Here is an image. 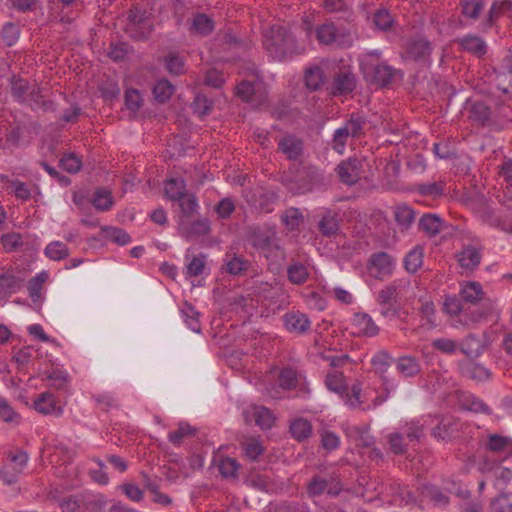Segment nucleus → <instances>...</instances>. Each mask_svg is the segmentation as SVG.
<instances>
[{"label":"nucleus","mask_w":512,"mask_h":512,"mask_svg":"<svg viewBox=\"0 0 512 512\" xmlns=\"http://www.w3.org/2000/svg\"><path fill=\"white\" fill-rule=\"evenodd\" d=\"M263 46L269 57L277 61H287L305 52L295 37L279 25H272L264 32Z\"/></svg>","instance_id":"f257e3e1"},{"label":"nucleus","mask_w":512,"mask_h":512,"mask_svg":"<svg viewBox=\"0 0 512 512\" xmlns=\"http://www.w3.org/2000/svg\"><path fill=\"white\" fill-rule=\"evenodd\" d=\"M384 381V393L373 397L375 392L371 387L362 388L360 383H354L349 388L342 400L351 409H358L361 411H368L375 409L383 404L390 395V388L386 378Z\"/></svg>","instance_id":"f03ea898"},{"label":"nucleus","mask_w":512,"mask_h":512,"mask_svg":"<svg viewBox=\"0 0 512 512\" xmlns=\"http://www.w3.org/2000/svg\"><path fill=\"white\" fill-rule=\"evenodd\" d=\"M408 286V281L399 279L392 281L377 292L376 303L379 305V312L384 318L391 320L399 316L400 296Z\"/></svg>","instance_id":"7ed1b4c3"},{"label":"nucleus","mask_w":512,"mask_h":512,"mask_svg":"<svg viewBox=\"0 0 512 512\" xmlns=\"http://www.w3.org/2000/svg\"><path fill=\"white\" fill-rule=\"evenodd\" d=\"M315 36L322 45L337 44L342 47H350L353 37L349 29L344 26H337L332 21H326L314 28Z\"/></svg>","instance_id":"20e7f679"},{"label":"nucleus","mask_w":512,"mask_h":512,"mask_svg":"<svg viewBox=\"0 0 512 512\" xmlns=\"http://www.w3.org/2000/svg\"><path fill=\"white\" fill-rule=\"evenodd\" d=\"M7 459L10 463L3 466L0 476L6 484L11 485L16 483L18 476L23 472L29 456L24 450H16L8 452Z\"/></svg>","instance_id":"39448f33"},{"label":"nucleus","mask_w":512,"mask_h":512,"mask_svg":"<svg viewBox=\"0 0 512 512\" xmlns=\"http://www.w3.org/2000/svg\"><path fill=\"white\" fill-rule=\"evenodd\" d=\"M433 51L432 44L425 37H415L409 40L404 48L402 57L405 60L427 63Z\"/></svg>","instance_id":"423d86ee"},{"label":"nucleus","mask_w":512,"mask_h":512,"mask_svg":"<svg viewBox=\"0 0 512 512\" xmlns=\"http://www.w3.org/2000/svg\"><path fill=\"white\" fill-rule=\"evenodd\" d=\"M368 269L375 279L383 280L393 273L395 260L386 252L374 253L370 256Z\"/></svg>","instance_id":"0eeeda50"},{"label":"nucleus","mask_w":512,"mask_h":512,"mask_svg":"<svg viewBox=\"0 0 512 512\" xmlns=\"http://www.w3.org/2000/svg\"><path fill=\"white\" fill-rule=\"evenodd\" d=\"M341 489L339 480L333 477L323 478L316 475L307 484V493L311 497L319 496L325 492L331 496H337Z\"/></svg>","instance_id":"6e6552de"},{"label":"nucleus","mask_w":512,"mask_h":512,"mask_svg":"<svg viewBox=\"0 0 512 512\" xmlns=\"http://www.w3.org/2000/svg\"><path fill=\"white\" fill-rule=\"evenodd\" d=\"M335 170L343 184L352 186L361 178L362 162L357 158H348L341 161Z\"/></svg>","instance_id":"1a4fd4ad"},{"label":"nucleus","mask_w":512,"mask_h":512,"mask_svg":"<svg viewBox=\"0 0 512 512\" xmlns=\"http://www.w3.org/2000/svg\"><path fill=\"white\" fill-rule=\"evenodd\" d=\"M243 417L247 424L252 422L261 429H270L274 424V416L272 412L263 406H250L243 411Z\"/></svg>","instance_id":"9d476101"},{"label":"nucleus","mask_w":512,"mask_h":512,"mask_svg":"<svg viewBox=\"0 0 512 512\" xmlns=\"http://www.w3.org/2000/svg\"><path fill=\"white\" fill-rule=\"evenodd\" d=\"M33 408L42 415L59 417L63 414V407L59 405L53 393L45 391L33 401Z\"/></svg>","instance_id":"9b49d317"},{"label":"nucleus","mask_w":512,"mask_h":512,"mask_svg":"<svg viewBox=\"0 0 512 512\" xmlns=\"http://www.w3.org/2000/svg\"><path fill=\"white\" fill-rule=\"evenodd\" d=\"M351 326L353 334L358 336L374 337L379 333V327L367 313H355L351 321Z\"/></svg>","instance_id":"f8f14e48"},{"label":"nucleus","mask_w":512,"mask_h":512,"mask_svg":"<svg viewBox=\"0 0 512 512\" xmlns=\"http://www.w3.org/2000/svg\"><path fill=\"white\" fill-rule=\"evenodd\" d=\"M456 257L462 269L465 271H474L481 263L482 249L472 245H466Z\"/></svg>","instance_id":"ddd939ff"},{"label":"nucleus","mask_w":512,"mask_h":512,"mask_svg":"<svg viewBox=\"0 0 512 512\" xmlns=\"http://www.w3.org/2000/svg\"><path fill=\"white\" fill-rule=\"evenodd\" d=\"M502 16L512 17V0H495L483 22V29L492 27Z\"/></svg>","instance_id":"4468645a"},{"label":"nucleus","mask_w":512,"mask_h":512,"mask_svg":"<svg viewBox=\"0 0 512 512\" xmlns=\"http://www.w3.org/2000/svg\"><path fill=\"white\" fill-rule=\"evenodd\" d=\"M458 44L463 51H466L478 58L486 55L488 46L484 39L477 35L467 34L458 39Z\"/></svg>","instance_id":"2eb2a0df"},{"label":"nucleus","mask_w":512,"mask_h":512,"mask_svg":"<svg viewBox=\"0 0 512 512\" xmlns=\"http://www.w3.org/2000/svg\"><path fill=\"white\" fill-rule=\"evenodd\" d=\"M285 328L294 333H305L310 329L309 318L300 311L286 313L283 317Z\"/></svg>","instance_id":"dca6fc26"},{"label":"nucleus","mask_w":512,"mask_h":512,"mask_svg":"<svg viewBox=\"0 0 512 512\" xmlns=\"http://www.w3.org/2000/svg\"><path fill=\"white\" fill-rule=\"evenodd\" d=\"M213 463L223 478L229 480L237 479L241 465L235 458L219 455L214 458Z\"/></svg>","instance_id":"f3484780"},{"label":"nucleus","mask_w":512,"mask_h":512,"mask_svg":"<svg viewBox=\"0 0 512 512\" xmlns=\"http://www.w3.org/2000/svg\"><path fill=\"white\" fill-rule=\"evenodd\" d=\"M495 311L496 306L494 302L487 301L483 303L481 307L475 308L471 310L469 313H463V318L460 321L463 325L470 326L488 318Z\"/></svg>","instance_id":"a211bd4d"},{"label":"nucleus","mask_w":512,"mask_h":512,"mask_svg":"<svg viewBox=\"0 0 512 512\" xmlns=\"http://www.w3.org/2000/svg\"><path fill=\"white\" fill-rule=\"evenodd\" d=\"M278 149L286 155L289 160H297L303 151V142L294 135H285L278 142Z\"/></svg>","instance_id":"6ab92c4d"},{"label":"nucleus","mask_w":512,"mask_h":512,"mask_svg":"<svg viewBox=\"0 0 512 512\" xmlns=\"http://www.w3.org/2000/svg\"><path fill=\"white\" fill-rule=\"evenodd\" d=\"M128 17L131 22V26H133V29L135 30L133 37L137 39H146L150 35L152 27L150 24H146L147 18L145 13L134 8L130 10Z\"/></svg>","instance_id":"aec40b11"},{"label":"nucleus","mask_w":512,"mask_h":512,"mask_svg":"<svg viewBox=\"0 0 512 512\" xmlns=\"http://www.w3.org/2000/svg\"><path fill=\"white\" fill-rule=\"evenodd\" d=\"M484 291L482 285L476 281H467L460 285L459 295L461 300L470 303L477 304L484 297Z\"/></svg>","instance_id":"412c9836"},{"label":"nucleus","mask_w":512,"mask_h":512,"mask_svg":"<svg viewBox=\"0 0 512 512\" xmlns=\"http://www.w3.org/2000/svg\"><path fill=\"white\" fill-rule=\"evenodd\" d=\"M325 386L328 390L338 394L341 399L344 398L349 390L346 378L343 372L339 370H331L326 374Z\"/></svg>","instance_id":"4be33fe9"},{"label":"nucleus","mask_w":512,"mask_h":512,"mask_svg":"<svg viewBox=\"0 0 512 512\" xmlns=\"http://www.w3.org/2000/svg\"><path fill=\"white\" fill-rule=\"evenodd\" d=\"M356 88V78L352 72L345 71L338 73L333 81V94L346 95Z\"/></svg>","instance_id":"5701e85b"},{"label":"nucleus","mask_w":512,"mask_h":512,"mask_svg":"<svg viewBox=\"0 0 512 512\" xmlns=\"http://www.w3.org/2000/svg\"><path fill=\"white\" fill-rule=\"evenodd\" d=\"M318 229L325 237L336 236L340 230L337 214L331 210H326L318 222Z\"/></svg>","instance_id":"b1692460"},{"label":"nucleus","mask_w":512,"mask_h":512,"mask_svg":"<svg viewBox=\"0 0 512 512\" xmlns=\"http://www.w3.org/2000/svg\"><path fill=\"white\" fill-rule=\"evenodd\" d=\"M444 220L437 214H424L419 220V229L432 237L444 229Z\"/></svg>","instance_id":"393cba45"},{"label":"nucleus","mask_w":512,"mask_h":512,"mask_svg":"<svg viewBox=\"0 0 512 512\" xmlns=\"http://www.w3.org/2000/svg\"><path fill=\"white\" fill-rule=\"evenodd\" d=\"M226 272L230 275H243L249 268L250 262L241 255L227 253L224 258Z\"/></svg>","instance_id":"a878e982"},{"label":"nucleus","mask_w":512,"mask_h":512,"mask_svg":"<svg viewBox=\"0 0 512 512\" xmlns=\"http://www.w3.org/2000/svg\"><path fill=\"white\" fill-rule=\"evenodd\" d=\"M396 369L405 378L417 376L421 371L419 361L413 356H402L396 361Z\"/></svg>","instance_id":"bb28decb"},{"label":"nucleus","mask_w":512,"mask_h":512,"mask_svg":"<svg viewBox=\"0 0 512 512\" xmlns=\"http://www.w3.org/2000/svg\"><path fill=\"white\" fill-rule=\"evenodd\" d=\"M289 431L295 440L301 442L311 437L313 428L309 420L299 417L291 421Z\"/></svg>","instance_id":"cd10ccee"},{"label":"nucleus","mask_w":512,"mask_h":512,"mask_svg":"<svg viewBox=\"0 0 512 512\" xmlns=\"http://www.w3.org/2000/svg\"><path fill=\"white\" fill-rule=\"evenodd\" d=\"M309 275L308 267L299 261L291 262L287 267V277L295 285L304 284Z\"/></svg>","instance_id":"c85d7f7f"},{"label":"nucleus","mask_w":512,"mask_h":512,"mask_svg":"<svg viewBox=\"0 0 512 512\" xmlns=\"http://www.w3.org/2000/svg\"><path fill=\"white\" fill-rule=\"evenodd\" d=\"M396 73L397 70L393 67L385 63L378 64L373 70V82L380 87H385L392 82Z\"/></svg>","instance_id":"c756f323"},{"label":"nucleus","mask_w":512,"mask_h":512,"mask_svg":"<svg viewBox=\"0 0 512 512\" xmlns=\"http://www.w3.org/2000/svg\"><path fill=\"white\" fill-rule=\"evenodd\" d=\"M505 71H495V88L503 94L512 95V67L506 62Z\"/></svg>","instance_id":"7c9ffc66"},{"label":"nucleus","mask_w":512,"mask_h":512,"mask_svg":"<svg viewBox=\"0 0 512 512\" xmlns=\"http://www.w3.org/2000/svg\"><path fill=\"white\" fill-rule=\"evenodd\" d=\"M415 191L424 197L438 199L444 195L445 182L436 181L431 183H420L415 185Z\"/></svg>","instance_id":"2f4dec72"},{"label":"nucleus","mask_w":512,"mask_h":512,"mask_svg":"<svg viewBox=\"0 0 512 512\" xmlns=\"http://www.w3.org/2000/svg\"><path fill=\"white\" fill-rule=\"evenodd\" d=\"M206 270V256L202 253L189 257L186 256V275L197 277L203 275Z\"/></svg>","instance_id":"473e14b6"},{"label":"nucleus","mask_w":512,"mask_h":512,"mask_svg":"<svg viewBox=\"0 0 512 512\" xmlns=\"http://www.w3.org/2000/svg\"><path fill=\"white\" fill-rule=\"evenodd\" d=\"M196 432V428L192 427L189 423L180 422L176 430L168 433V440L173 445L180 446L184 439L195 436Z\"/></svg>","instance_id":"72a5a7b5"},{"label":"nucleus","mask_w":512,"mask_h":512,"mask_svg":"<svg viewBox=\"0 0 512 512\" xmlns=\"http://www.w3.org/2000/svg\"><path fill=\"white\" fill-rule=\"evenodd\" d=\"M305 85L311 91L319 90L324 84V73L319 66H311L306 69L304 75Z\"/></svg>","instance_id":"f704fd0d"},{"label":"nucleus","mask_w":512,"mask_h":512,"mask_svg":"<svg viewBox=\"0 0 512 512\" xmlns=\"http://www.w3.org/2000/svg\"><path fill=\"white\" fill-rule=\"evenodd\" d=\"M214 29V21L206 14H196L191 22V31L202 36L210 34Z\"/></svg>","instance_id":"c9c22d12"},{"label":"nucleus","mask_w":512,"mask_h":512,"mask_svg":"<svg viewBox=\"0 0 512 512\" xmlns=\"http://www.w3.org/2000/svg\"><path fill=\"white\" fill-rule=\"evenodd\" d=\"M164 191L171 201H176L186 193V183L181 178H170L165 181Z\"/></svg>","instance_id":"e433bc0d"},{"label":"nucleus","mask_w":512,"mask_h":512,"mask_svg":"<svg viewBox=\"0 0 512 512\" xmlns=\"http://www.w3.org/2000/svg\"><path fill=\"white\" fill-rule=\"evenodd\" d=\"M458 426V422L454 421L452 418H444L438 426L433 429V435L438 439L448 440L458 431Z\"/></svg>","instance_id":"4c0bfd02"},{"label":"nucleus","mask_w":512,"mask_h":512,"mask_svg":"<svg viewBox=\"0 0 512 512\" xmlns=\"http://www.w3.org/2000/svg\"><path fill=\"white\" fill-rule=\"evenodd\" d=\"M490 116V107L485 102L475 100L471 103L469 117L473 121L478 122L481 125H484L490 119Z\"/></svg>","instance_id":"58836bf2"},{"label":"nucleus","mask_w":512,"mask_h":512,"mask_svg":"<svg viewBox=\"0 0 512 512\" xmlns=\"http://www.w3.org/2000/svg\"><path fill=\"white\" fill-rule=\"evenodd\" d=\"M44 255L52 261H61L70 255V251L63 242L52 241L45 247Z\"/></svg>","instance_id":"ea45409f"},{"label":"nucleus","mask_w":512,"mask_h":512,"mask_svg":"<svg viewBox=\"0 0 512 512\" xmlns=\"http://www.w3.org/2000/svg\"><path fill=\"white\" fill-rule=\"evenodd\" d=\"M458 349L467 357H477L481 354V343L475 335L470 334L462 339Z\"/></svg>","instance_id":"a19ab883"},{"label":"nucleus","mask_w":512,"mask_h":512,"mask_svg":"<svg viewBox=\"0 0 512 512\" xmlns=\"http://www.w3.org/2000/svg\"><path fill=\"white\" fill-rule=\"evenodd\" d=\"M435 312V305L432 301H421V306L419 308V313L422 318L421 326L428 330L435 328L437 326Z\"/></svg>","instance_id":"79ce46f5"},{"label":"nucleus","mask_w":512,"mask_h":512,"mask_svg":"<svg viewBox=\"0 0 512 512\" xmlns=\"http://www.w3.org/2000/svg\"><path fill=\"white\" fill-rule=\"evenodd\" d=\"M181 313L188 327L192 331L199 333L201 331L199 312L196 311L191 304L184 302L181 308Z\"/></svg>","instance_id":"37998d69"},{"label":"nucleus","mask_w":512,"mask_h":512,"mask_svg":"<svg viewBox=\"0 0 512 512\" xmlns=\"http://www.w3.org/2000/svg\"><path fill=\"white\" fill-rule=\"evenodd\" d=\"M245 456L251 460L256 461L263 453L264 447L259 439L251 437L241 443Z\"/></svg>","instance_id":"c03bdc74"},{"label":"nucleus","mask_w":512,"mask_h":512,"mask_svg":"<svg viewBox=\"0 0 512 512\" xmlns=\"http://www.w3.org/2000/svg\"><path fill=\"white\" fill-rule=\"evenodd\" d=\"M479 218L484 223L493 228L501 229L504 227V220L501 216L497 215L492 207L489 205L483 206L479 211Z\"/></svg>","instance_id":"a18cd8bd"},{"label":"nucleus","mask_w":512,"mask_h":512,"mask_svg":"<svg viewBox=\"0 0 512 512\" xmlns=\"http://www.w3.org/2000/svg\"><path fill=\"white\" fill-rule=\"evenodd\" d=\"M174 91V86L167 79H160L153 87L154 98L160 103L168 101Z\"/></svg>","instance_id":"49530a36"},{"label":"nucleus","mask_w":512,"mask_h":512,"mask_svg":"<svg viewBox=\"0 0 512 512\" xmlns=\"http://www.w3.org/2000/svg\"><path fill=\"white\" fill-rule=\"evenodd\" d=\"M175 202L178 203L182 214L186 217L193 216L199 208L197 197L193 193L186 192L181 196L180 199H177Z\"/></svg>","instance_id":"de8ad7c7"},{"label":"nucleus","mask_w":512,"mask_h":512,"mask_svg":"<svg viewBox=\"0 0 512 512\" xmlns=\"http://www.w3.org/2000/svg\"><path fill=\"white\" fill-rule=\"evenodd\" d=\"M485 7L484 0H462V14L472 20H477Z\"/></svg>","instance_id":"09e8293b"},{"label":"nucleus","mask_w":512,"mask_h":512,"mask_svg":"<svg viewBox=\"0 0 512 512\" xmlns=\"http://www.w3.org/2000/svg\"><path fill=\"white\" fill-rule=\"evenodd\" d=\"M394 217L402 229H408L415 219V213L410 207L400 205L395 208Z\"/></svg>","instance_id":"8fccbe9b"},{"label":"nucleus","mask_w":512,"mask_h":512,"mask_svg":"<svg viewBox=\"0 0 512 512\" xmlns=\"http://www.w3.org/2000/svg\"><path fill=\"white\" fill-rule=\"evenodd\" d=\"M392 362V356L386 350H380L371 358L374 371L378 374L387 372Z\"/></svg>","instance_id":"3c124183"},{"label":"nucleus","mask_w":512,"mask_h":512,"mask_svg":"<svg viewBox=\"0 0 512 512\" xmlns=\"http://www.w3.org/2000/svg\"><path fill=\"white\" fill-rule=\"evenodd\" d=\"M2 43L11 47L16 44L20 36V28L17 24L8 22L6 23L0 33Z\"/></svg>","instance_id":"603ef678"},{"label":"nucleus","mask_w":512,"mask_h":512,"mask_svg":"<svg viewBox=\"0 0 512 512\" xmlns=\"http://www.w3.org/2000/svg\"><path fill=\"white\" fill-rule=\"evenodd\" d=\"M423 263V251L420 247L411 249L404 259L405 269L410 273H415Z\"/></svg>","instance_id":"864d4df0"},{"label":"nucleus","mask_w":512,"mask_h":512,"mask_svg":"<svg viewBox=\"0 0 512 512\" xmlns=\"http://www.w3.org/2000/svg\"><path fill=\"white\" fill-rule=\"evenodd\" d=\"M282 222L287 229L294 231L302 224L303 214L298 208L291 207L283 213Z\"/></svg>","instance_id":"5fc2aeb1"},{"label":"nucleus","mask_w":512,"mask_h":512,"mask_svg":"<svg viewBox=\"0 0 512 512\" xmlns=\"http://www.w3.org/2000/svg\"><path fill=\"white\" fill-rule=\"evenodd\" d=\"M465 374L470 379L484 382L491 379V371L479 363H471L465 368Z\"/></svg>","instance_id":"6e6d98bb"},{"label":"nucleus","mask_w":512,"mask_h":512,"mask_svg":"<svg viewBox=\"0 0 512 512\" xmlns=\"http://www.w3.org/2000/svg\"><path fill=\"white\" fill-rule=\"evenodd\" d=\"M125 107L127 110L135 114L143 105L141 93L134 88L126 89L124 93Z\"/></svg>","instance_id":"4d7b16f0"},{"label":"nucleus","mask_w":512,"mask_h":512,"mask_svg":"<svg viewBox=\"0 0 512 512\" xmlns=\"http://www.w3.org/2000/svg\"><path fill=\"white\" fill-rule=\"evenodd\" d=\"M249 241L251 245L261 252H266L270 250L272 241L268 233L254 230L249 236Z\"/></svg>","instance_id":"13d9d810"},{"label":"nucleus","mask_w":512,"mask_h":512,"mask_svg":"<svg viewBox=\"0 0 512 512\" xmlns=\"http://www.w3.org/2000/svg\"><path fill=\"white\" fill-rule=\"evenodd\" d=\"M422 496L438 506L447 505L449 501L448 496L433 485H425L422 488Z\"/></svg>","instance_id":"bf43d9fd"},{"label":"nucleus","mask_w":512,"mask_h":512,"mask_svg":"<svg viewBox=\"0 0 512 512\" xmlns=\"http://www.w3.org/2000/svg\"><path fill=\"white\" fill-rule=\"evenodd\" d=\"M31 89V85L24 79H13L11 85L12 96L19 102L28 100V93Z\"/></svg>","instance_id":"052dcab7"},{"label":"nucleus","mask_w":512,"mask_h":512,"mask_svg":"<svg viewBox=\"0 0 512 512\" xmlns=\"http://www.w3.org/2000/svg\"><path fill=\"white\" fill-rule=\"evenodd\" d=\"M20 418V414L13 409L8 400L0 396V420L18 424Z\"/></svg>","instance_id":"680f3d73"},{"label":"nucleus","mask_w":512,"mask_h":512,"mask_svg":"<svg viewBox=\"0 0 512 512\" xmlns=\"http://www.w3.org/2000/svg\"><path fill=\"white\" fill-rule=\"evenodd\" d=\"M165 66L172 75H181L185 72L184 60L177 53H170L165 57Z\"/></svg>","instance_id":"e2e57ef3"},{"label":"nucleus","mask_w":512,"mask_h":512,"mask_svg":"<svg viewBox=\"0 0 512 512\" xmlns=\"http://www.w3.org/2000/svg\"><path fill=\"white\" fill-rule=\"evenodd\" d=\"M22 286V280L13 274H0V290L6 293H15Z\"/></svg>","instance_id":"0e129e2a"},{"label":"nucleus","mask_w":512,"mask_h":512,"mask_svg":"<svg viewBox=\"0 0 512 512\" xmlns=\"http://www.w3.org/2000/svg\"><path fill=\"white\" fill-rule=\"evenodd\" d=\"M512 444V440L508 437L498 434H492L488 437L487 449L491 452H503Z\"/></svg>","instance_id":"69168bd1"},{"label":"nucleus","mask_w":512,"mask_h":512,"mask_svg":"<svg viewBox=\"0 0 512 512\" xmlns=\"http://www.w3.org/2000/svg\"><path fill=\"white\" fill-rule=\"evenodd\" d=\"M373 23L378 29L387 31L392 27L394 20L390 12L383 8L375 11L373 14Z\"/></svg>","instance_id":"338daca9"},{"label":"nucleus","mask_w":512,"mask_h":512,"mask_svg":"<svg viewBox=\"0 0 512 512\" xmlns=\"http://www.w3.org/2000/svg\"><path fill=\"white\" fill-rule=\"evenodd\" d=\"M493 512H512V494H501L491 503Z\"/></svg>","instance_id":"774afa93"}]
</instances>
